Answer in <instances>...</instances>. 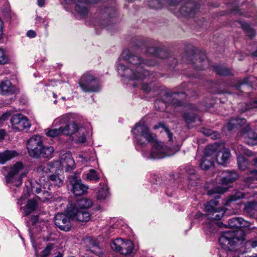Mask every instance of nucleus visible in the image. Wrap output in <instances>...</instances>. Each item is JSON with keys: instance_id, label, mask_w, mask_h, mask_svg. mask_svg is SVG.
<instances>
[{"instance_id": "64", "label": "nucleus", "mask_w": 257, "mask_h": 257, "mask_svg": "<svg viewBox=\"0 0 257 257\" xmlns=\"http://www.w3.org/2000/svg\"><path fill=\"white\" fill-rule=\"evenodd\" d=\"M55 257H63V256H62V254H61L60 253H59Z\"/></svg>"}, {"instance_id": "42", "label": "nucleus", "mask_w": 257, "mask_h": 257, "mask_svg": "<svg viewBox=\"0 0 257 257\" xmlns=\"http://www.w3.org/2000/svg\"><path fill=\"white\" fill-rule=\"evenodd\" d=\"M123 240L121 238H116L114 240L111 244V247L113 250L119 252L121 249V246L122 245Z\"/></svg>"}, {"instance_id": "13", "label": "nucleus", "mask_w": 257, "mask_h": 257, "mask_svg": "<svg viewBox=\"0 0 257 257\" xmlns=\"http://www.w3.org/2000/svg\"><path fill=\"white\" fill-rule=\"evenodd\" d=\"M24 169L21 162H17L11 167L8 174L6 177L7 183H13L17 187L22 184V178L26 176L24 173L20 174Z\"/></svg>"}, {"instance_id": "60", "label": "nucleus", "mask_w": 257, "mask_h": 257, "mask_svg": "<svg viewBox=\"0 0 257 257\" xmlns=\"http://www.w3.org/2000/svg\"><path fill=\"white\" fill-rule=\"evenodd\" d=\"M36 193L39 194L40 193L42 190L40 188H37L35 190H34Z\"/></svg>"}, {"instance_id": "45", "label": "nucleus", "mask_w": 257, "mask_h": 257, "mask_svg": "<svg viewBox=\"0 0 257 257\" xmlns=\"http://www.w3.org/2000/svg\"><path fill=\"white\" fill-rule=\"evenodd\" d=\"M250 174L252 176L247 177L245 179L246 182H249L257 180V170H252L250 171Z\"/></svg>"}, {"instance_id": "17", "label": "nucleus", "mask_w": 257, "mask_h": 257, "mask_svg": "<svg viewBox=\"0 0 257 257\" xmlns=\"http://www.w3.org/2000/svg\"><path fill=\"white\" fill-rule=\"evenodd\" d=\"M55 224L61 230L68 231L71 228L70 218L66 214L58 213L54 218Z\"/></svg>"}, {"instance_id": "32", "label": "nucleus", "mask_w": 257, "mask_h": 257, "mask_svg": "<svg viewBox=\"0 0 257 257\" xmlns=\"http://www.w3.org/2000/svg\"><path fill=\"white\" fill-rule=\"evenodd\" d=\"M99 185L100 188L97 192V198L98 200L105 199L109 194L108 189L102 182L100 183Z\"/></svg>"}, {"instance_id": "56", "label": "nucleus", "mask_w": 257, "mask_h": 257, "mask_svg": "<svg viewBox=\"0 0 257 257\" xmlns=\"http://www.w3.org/2000/svg\"><path fill=\"white\" fill-rule=\"evenodd\" d=\"M253 107L257 108V100H254L253 101V104L252 106H247L246 109H250V108H253Z\"/></svg>"}, {"instance_id": "31", "label": "nucleus", "mask_w": 257, "mask_h": 257, "mask_svg": "<svg viewBox=\"0 0 257 257\" xmlns=\"http://www.w3.org/2000/svg\"><path fill=\"white\" fill-rule=\"evenodd\" d=\"M216 147L215 145H208L205 148L202 157L212 158L214 160V157H216Z\"/></svg>"}, {"instance_id": "54", "label": "nucleus", "mask_w": 257, "mask_h": 257, "mask_svg": "<svg viewBox=\"0 0 257 257\" xmlns=\"http://www.w3.org/2000/svg\"><path fill=\"white\" fill-rule=\"evenodd\" d=\"M6 135V132L4 130H0V140H3Z\"/></svg>"}, {"instance_id": "57", "label": "nucleus", "mask_w": 257, "mask_h": 257, "mask_svg": "<svg viewBox=\"0 0 257 257\" xmlns=\"http://www.w3.org/2000/svg\"><path fill=\"white\" fill-rule=\"evenodd\" d=\"M233 12L236 13H237L240 15H243L242 13L240 12V10L239 9L238 7H235Z\"/></svg>"}, {"instance_id": "63", "label": "nucleus", "mask_w": 257, "mask_h": 257, "mask_svg": "<svg viewBox=\"0 0 257 257\" xmlns=\"http://www.w3.org/2000/svg\"><path fill=\"white\" fill-rule=\"evenodd\" d=\"M223 224L221 222H219L218 223L217 225L219 226L220 227H222Z\"/></svg>"}, {"instance_id": "35", "label": "nucleus", "mask_w": 257, "mask_h": 257, "mask_svg": "<svg viewBox=\"0 0 257 257\" xmlns=\"http://www.w3.org/2000/svg\"><path fill=\"white\" fill-rule=\"evenodd\" d=\"M239 24L243 30L248 37L252 39L255 36V31L250 27L248 24L243 21H240Z\"/></svg>"}, {"instance_id": "55", "label": "nucleus", "mask_w": 257, "mask_h": 257, "mask_svg": "<svg viewBox=\"0 0 257 257\" xmlns=\"http://www.w3.org/2000/svg\"><path fill=\"white\" fill-rule=\"evenodd\" d=\"M45 0H38V5L40 7H42L45 5Z\"/></svg>"}, {"instance_id": "61", "label": "nucleus", "mask_w": 257, "mask_h": 257, "mask_svg": "<svg viewBox=\"0 0 257 257\" xmlns=\"http://www.w3.org/2000/svg\"><path fill=\"white\" fill-rule=\"evenodd\" d=\"M251 54L253 56L257 57V49H256L255 51H254V52H252V53H251Z\"/></svg>"}, {"instance_id": "9", "label": "nucleus", "mask_w": 257, "mask_h": 257, "mask_svg": "<svg viewBox=\"0 0 257 257\" xmlns=\"http://www.w3.org/2000/svg\"><path fill=\"white\" fill-rule=\"evenodd\" d=\"M186 94L184 92H178L172 90H162L160 92V98H158L154 103L155 106L159 103L162 105H172L174 107H181L183 105V102L180 99L186 98Z\"/></svg>"}, {"instance_id": "22", "label": "nucleus", "mask_w": 257, "mask_h": 257, "mask_svg": "<svg viewBox=\"0 0 257 257\" xmlns=\"http://www.w3.org/2000/svg\"><path fill=\"white\" fill-rule=\"evenodd\" d=\"M222 174L221 183L223 185L232 183L238 178V174L234 171L226 170L223 171Z\"/></svg>"}, {"instance_id": "26", "label": "nucleus", "mask_w": 257, "mask_h": 257, "mask_svg": "<svg viewBox=\"0 0 257 257\" xmlns=\"http://www.w3.org/2000/svg\"><path fill=\"white\" fill-rule=\"evenodd\" d=\"M246 123V119L242 118H232L226 124V127L228 131H232L237 126H241Z\"/></svg>"}, {"instance_id": "40", "label": "nucleus", "mask_w": 257, "mask_h": 257, "mask_svg": "<svg viewBox=\"0 0 257 257\" xmlns=\"http://www.w3.org/2000/svg\"><path fill=\"white\" fill-rule=\"evenodd\" d=\"M100 11L104 17L107 16V18H111L115 13V9L113 7H108L105 6L104 8L101 9Z\"/></svg>"}, {"instance_id": "28", "label": "nucleus", "mask_w": 257, "mask_h": 257, "mask_svg": "<svg viewBox=\"0 0 257 257\" xmlns=\"http://www.w3.org/2000/svg\"><path fill=\"white\" fill-rule=\"evenodd\" d=\"M19 153L16 151H6L0 153V163L5 164L7 161L18 156Z\"/></svg>"}, {"instance_id": "6", "label": "nucleus", "mask_w": 257, "mask_h": 257, "mask_svg": "<svg viewBox=\"0 0 257 257\" xmlns=\"http://www.w3.org/2000/svg\"><path fill=\"white\" fill-rule=\"evenodd\" d=\"M182 0H149L148 5L152 9H160L166 2L170 6H176ZM200 6L196 0H187L185 5L180 9V13L185 16H193Z\"/></svg>"}, {"instance_id": "8", "label": "nucleus", "mask_w": 257, "mask_h": 257, "mask_svg": "<svg viewBox=\"0 0 257 257\" xmlns=\"http://www.w3.org/2000/svg\"><path fill=\"white\" fill-rule=\"evenodd\" d=\"M134 134L136 149L140 151L141 148L146 147L148 143L151 145L156 141V137L150 132L149 127L144 123L139 122L132 130Z\"/></svg>"}, {"instance_id": "30", "label": "nucleus", "mask_w": 257, "mask_h": 257, "mask_svg": "<svg viewBox=\"0 0 257 257\" xmlns=\"http://www.w3.org/2000/svg\"><path fill=\"white\" fill-rule=\"evenodd\" d=\"M213 68L217 75L225 76L232 75L230 69L222 65H215Z\"/></svg>"}, {"instance_id": "41", "label": "nucleus", "mask_w": 257, "mask_h": 257, "mask_svg": "<svg viewBox=\"0 0 257 257\" xmlns=\"http://www.w3.org/2000/svg\"><path fill=\"white\" fill-rule=\"evenodd\" d=\"M160 127L162 128L165 131V132H166V133L167 134V137L169 139V141L170 142H172L173 140V134L171 132L169 128L167 126H166V125L163 122H159L158 124L155 125L153 127V128L155 130H157Z\"/></svg>"}, {"instance_id": "11", "label": "nucleus", "mask_w": 257, "mask_h": 257, "mask_svg": "<svg viewBox=\"0 0 257 257\" xmlns=\"http://www.w3.org/2000/svg\"><path fill=\"white\" fill-rule=\"evenodd\" d=\"M79 84L82 90L86 92H97L101 89L98 79L91 72L84 73L79 80Z\"/></svg>"}, {"instance_id": "24", "label": "nucleus", "mask_w": 257, "mask_h": 257, "mask_svg": "<svg viewBox=\"0 0 257 257\" xmlns=\"http://www.w3.org/2000/svg\"><path fill=\"white\" fill-rule=\"evenodd\" d=\"M0 91L3 95L12 94L15 91V88L9 80H5L0 84Z\"/></svg>"}, {"instance_id": "7", "label": "nucleus", "mask_w": 257, "mask_h": 257, "mask_svg": "<svg viewBox=\"0 0 257 257\" xmlns=\"http://www.w3.org/2000/svg\"><path fill=\"white\" fill-rule=\"evenodd\" d=\"M92 205V202L87 198L77 200L74 204H71L67 209V213L72 218L80 222L88 221L91 216L87 211Z\"/></svg>"}, {"instance_id": "50", "label": "nucleus", "mask_w": 257, "mask_h": 257, "mask_svg": "<svg viewBox=\"0 0 257 257\" xmlns=\"http://www.w3.org/2000/svg\"><path fill=\"white\" fill-rule=\"evenodd\" d=\"M202 132L205 136L210 137L212 133H213V131L210 129L203 128Z\"/></svg>"}, {"instance_id": "62", "label": "nucleus", "mask_w": 257, "mask_h": 257, "mask_svg": "<svg viewBox=\"0 0 257 257\" xmlns=\"http://www.w3.org/2000/svg\"><path fill=\"white\" fill-rule=\"evenodd\" d=\"M170 188L169 187H167V189L166 190V193H167V194L170 193V195H171L172 193V192H170Z\"/></svg>"}, {"instance_id": "1", "label": "nucleus", "mask_w": 257, "mask_h": 257, "mask_svg": "<svg viewBox=\"0 0 257 257\" xmlns=\"http://www.w3.org/2000/svg\"><path fill=\"white\" fill-rule=\"evenodd\" d=\"M121 58L136 68L134 70L133 68L126 67L123 64H118L117 66V71L121 77L135 81L133 84V86L136 87L141 85L140 88L146 93L157 91L158 87L153 80L156 74L150 72L145 69L143 66L144 64L154 66L156 63L155 60H143L140 57L133 54L128 49H125L122 51Z\"/></svg>"}, {"instance_id": "5", "label": "nucleus", "mask_w": 257, "mask_h": 257, "mask_svg": "<svg viewBox=\"0 0 257 257\" xmlns=\"http://www.w3.org/2000/svg\"><path fill=\"white\" fill-rule=\"evenodd\" d=\"M61 165L65 168L66 172H70L74 168L75 162L70 152L62 155L60 161L51 162L46 165H42L37 168V172L42 176L53 172Z\"/></svg>"}, {"instance_id": "59", "label": "nucleus", "mask_w": 257, "mask_h": 257, "mask_svg": "<svg viewBox=\"0 0 257 257\" xmlns=\"http://www.w3.org/2000/svg\"><path fill=\"white\" fill-rule=\"evenodd\" d=\"M252 162L253 165L257 167V157L253 159Z\"/></svg>"}, {"instance_id": "53", "label": "nucleus", "mask_w": 257, "mask_h": 257, "mask_svg": "<svg viewBox=\"0 0 257 257\" xmlns=\"http://www.w3.org/2000/svg\"><path fill=\"white\" fill-rule=\"evenodd\" d=\"M172 59V61H173V63L171 64L170 65V68H171L172 67L173 68H175V66L176 65L177 63V60L176 58H170L169 59Z\"/></svg>"}, {"instance_id": "12", "label": "nucleus", "mask_w": 257, "mask_h": 257, "mask_svg": "<svg viewBox=\"0 0 257 257\" xmlns=\"http://www.w3.org/2000/svg\"><path fill=\"white\" fill-rule=\"evenodd\" d=\"M182 61L185 63H191L197 70H202L209 65V62L204 53H194L191 55L185 53L182 56Z\"/></svg>"}, {"instance_id": "33", "label": "nucleus", "mask_w": 257, "mask_h": 257, "mask_svg": "<svg viewBox=\"0 0 257 257\" xmlns=\"http://www.w3.org/2000/svg\"><path fill=\"white\" fill-rule=\"evenodd\" d=\"M37 202L34 199L29 200L24 207L25 216H27L33 212L37 208Z\"/></svg>"}, {"instance_id": "15", "label": "nucleus", "mask_w": 257, "mask_h": 257, "mask_svg": "<svg viewBox=\"0 0 257 257\" xmlns=\"http://www.w3.org/2000/svg\"><path fill=\"white\" fill-rule=\"evenodd\" d=\"M69 182L71 191L75 196H81L87 192L88 186L83 184L81 179L76 175L70 176Z\"/></svg>"}, {"instance_id": "34", "label": "nucleus", "mask_w": 257, "mask_h": 257, "mask_svg": "<svg viewBox=\"0 0 257 257\" xmlns=\"http://www.w3.org/2000/svg\"><path fill=\"white\" fill-rule=\"evenodd\" d=\"M257 210V203L256 202H247L244 208V212L247 213L249 215L252 216L255 214Z\"/></svg>"}, {"instance_id": "51", "label": "nucleus", "mask_w": 257, "mask_h": 257, "mask_svg": "<svg viewBox=\"0 0 257 257\" xmlns=\"http://www.w3.org/2000/svg\"><path fill=\"white\" fill-rule=\"evenodd\" d=\"M27 36L28 37H30L31 38H35L36 36V33L33 30H29L27 33Z\"/></svg>"}, {"instance_id": "29", "label": "nucleus", "mask_w": 257, "mask_h": 257, "mask_svg": "<svg viewBox=\"0 0 257 257\" xmlns=\"http://www.w3.org/2000/svg\"><path fill=\"white\" fill-rule=\"evenodd\" d=\"M134 245L132 241L130 240H123L122 245L121 246V249L119 253L122 254H129L133 251Z\"/></svg>"}, {"instance_id": "20", "label": "nucleus", "mask_w": 257, "mask_h": 257, "mask_svg": "<svg viewBox=\"0 0 257 257\" xmlns=\"http://www.w3.org/2000/svg\"><path fill=\"white\" fill-rule=\"evenodd\" d=\"M147 54L155 58L165 59L168 57V53L165 50L155 47H147L146 48Z\"/></svg>"}, {"instance_id": "27", "label": "nucleus", "mask_w": 257, "mask_h": 257, "mask_svg": "<svg viewBox=\"0 0 257 257\" xmlns=\"http://www.w3.org/2000/svg\"><path fill=\"white\" fill-rule=\"evenodd\" d=\"M245 141L247 144L250 146H255L257 145V134L252 130L246 131Z\"/></svg>"}, {"instance_id": "18", "label": "nucleus", "mask_w": 257, "mask_h": 257, "mask_svg": "<svg viewBox=\"0 0 257 257\" xmlns=\"http://www.w3.org/2000/svg\"><path fill=\"white\" fill-rule=\"evenodd\" d=\"M228 226L231 231L238 229L242 230V228L248 226V222L241 217H233L228 220Z\"/></svg>"}, {"instance_id": "21", "label": "nucleus", "mask_w": 257, "mask_h": 257, "mask_svg": "<svg viewBox=\"0 0 257 257\" xmlns=\"http://www.w3.org/2000/svg\"><path fill=\"white\" fill-rule=\"evenodd\" d=\"M179 178H185L188 180L195 181L198 179V176L196 174L195 170L192 166H188L179 173Z\"/></svg>"}, {"instance_id": "47", "label": "nucleus", "mask_w": 257, "mask_h": 257, "mask_svg": "<svg viewBox=\"0 0 257 257\" xmlns=\"http://www.w3.org/2000/svg\"><path fill=\"white\" fill-rule=\"evenodd\" d=\"M245 247L250 246L252 248H254L257 246V240H247L244 243Z\"/></svg>"}, {"instance_id": "16", "label": "nucleus", "mask_w": 257, "mask_h": 257, "mask_svg": "<svg viewBox=\"0 0 257 257\" xmlns=\"http://www.w3.org/2000/svg\"><path fill=\"white\" fill-rule=\"evenodd\" d=\"M11 122L13 128L16 132L22 131L29 128L31 123L28 119L21 114H15L11 119Z\"/></svg>"}, {"instance_id": "52", "label": "nucleus", "mask_w": 257, "mask_h": 257, "mask_svg": "<svg viewBox=\"0 0 257 257\" xmlns=\"http://www.w3.org/2000/svg\"><path fill=\"white\" fill-rule=\"evenodd\" d=\"M187 108L189 110H192V111H195V110L197 111L198 110L197 107L193 104H190L189 106H187Z\"/></svg>"}, {"instance_id": "39", "label": "nucleus", "mask_w": 257, "mask_h": 257, "mask_svg": "<svg viewBox=\"0 0 257 257\" xmlns=\"http://www.w3.org/2000/svg\"><path fill=\"white\" fill-rule=\"evenodd\" d=\"M49 180L51 182L52 185H53L57 187H60L63 184V180L56 174L51 175L49 177Z\"/></svg>"}, {"instance_id": "43", "label": "nucleus", "mask_w": 257, "mask_h": 257, "mask_svg": "<svg viewBox=\"0 0 257 257\" xmlns=\"http://www.w3.org/2000/svg\"><path fill=\"white\" fill-rule=\"evenodd\" d=\"M87 179L90 181L97 182L99 180V177L95 170L91 169L87 174Z\"/></svg>"}, {"instance_id": "36", "label": "nucleus", "mask_w": 257, "mask_h": 257, "mask_svg": "<svg viewBox=\"0 0 257 257\" xmlns=\"http://www.w3.org/2000/svg\"><path fill=\"white\" fill-rule=\"evenodd\" d=\"M214 165V160L212 158L202 157L200 164V167L202 170H208Z\"/></svg>"}, {"instance_id": "3", "label": "nucleus", "mask_w": 257, "mask_h": 257, "mask_svg": "<svg viewBox=\"0 0 257 257\" xmlns=\"http://www.w3.org/2000/svg\"><path fill=\"white\" fill-rule=\"evenodd\" d=\"M54 127L59 126L58 128L48 130L46 135L49 137L54 138L60 135L71 136L77 133V143H84L86 141V135L87 131L83 127L79 126L74 121H70V116L65 114L56 118L52 124Z\"/></svg>"}, {"instance_id": "10", "label": "nucleus", "mask_w": 257, "mask_h": 257, "mask_svg": "<svg viewBox=\"0 0 257 257\" xmlns=\"http://www.w3.org/2000/svg\"><path fill=\"white\" fill-rule=\"evenodd\" d=\"M179 146H176L173 150L165 146L162 142L156 141L152 145V149L150 154L143 153L144 158L146 159H162L166 156L173 155L179 150Z\"/></svg>"}, {"instance_id": "38", "label": "nucleus", "mask_w": 257, "mask_h": 257, "mask_svg": "<svg viewBox=\"0 0 257 257\" xmlns=\"http://www.w3.org/2000/svg\"><path fill=\"white\" fill-rule=\"evenodd\" d=\"M245 197V195L243 193L237 191L234 194L231 195L226 200L225 204L227 206H229L232 202L236 201L239 199L243 198Z\"/></svg>"}, {"instance_id": "37", "label": "nucleus", "mask_w": 257, "mask_h": 257, "mask_svg": "<svg viewBox=\"0 0 257 257\" xmlns=\"http://www.w3.org/2000/svg\"><path fill=\"white\" fill-rule=\"evenodd\" d=\"M40 152V157L45 158H51L52 157L54 149L52 146H44L42 145Z\"/></svg>"}, {"instance_id": "58", "label": "nucleus", "mask_w": 257, "mask_h": 257, "mask_svg": "<svg viewBox=\"0 0 257 257\" xmlns=\"http://www.w3.org/2000/svg\"><path fill=\"white\" fill-rule=\"evenodd\" d=\"M44 194L45 195V198L46 199H48V197L51 196V195L47 191H44Z\"/></svg>"}, {"instance_id": "4", "label": "nucleus", "mask_w": 257, "mask_h": 257, "mask_svg": "<svg viewBox=\"0 0 257 257\" xmlns=\"http://www.w3.org/2000/svg\"><path fill=\"white\" fill-rule=\"evenodd\" d=\"M245 233L243 230H228L223 232L219 239L218 242L221 247L224 250L230 251L242 252L238 246L241 245L244 240Z\"/></svg>"}, {"instance_id": "25", "label": "nucleus", "mask_w": 257, "mask_h": 257, "mask_svg": "<svg viewBox=\"0 0 257 257\" xmlns=\"http://www.w3.org/2000/svg\"><path fill=\"white\" fill-rule=\"evenodd\" d=\"M244 153V151H238V153H236L237 154H238L237 157L238 166L239 169L242 171L247 168L249 165L248 160L244 156L241 155Z\"/></svg>"}, {"instance_id": "14", "label": "nucleus", "mask_w": 257, "mask_h": 257, "mask_svg": "<svg viewBox=\"0 0 257 257\" xmlns=\"http://www.w3.org/2000/svg\"><path fill=\"white\" fill-rule=\"evenodd\" d=\"M42 146L41 138L39 135L34 136L28 140L27 148L29 155L33 158L40 157Z\"/></svg>"}, {"instance_id": "23", "label": "nucleus", "mask_w": 257, "mask_h": 257, "mask_svg": "<svg viewBox=\"0 0 257 257\" xmlns=\"http://www.w3.org/2000/svg\"><path fill=\"white\" fill-rule=\"evenodd\" d=\"M230 156V151L228 149L223 148L218 151L216 154V160L221 165H224L226 163Z\"/></svg>"}, {"instance_id": "46", "label": "nucleus", "mask_w": 257, "mask_h": 257, "mask_svg": "<svg viewBox=\"0 0 257 257\" xmlns=\"http://www.w3.org/2000/svg\"><path fill=\"white\" fill-rule=\"evenodd\" d=\"M8 60V57L5 55L4 51L0 49V64H6Z\"/></svg>"}, {"instance_id": "2", "label": "nucleus", "mask_w": 257, "mask_h": 257, "mask_svg": "<svg viewBox=\"0 0 257 257\" xmlns=\"http://www.w3.org/2000/svg\"><path fill=\"white\" fill-rule=\"evenodd\" d=\"M226 191V188L220 186H217L208 190L207 194L209 196L214 195L215 199H212L205 204L206 214L198 212L195 214V218H201L202 220L206 219L207 220L203 226V229L206 233L214 232L216 229V223L214 222V221L220 220L225 212L224 207H218L219 202L217 199H219L220 194Z\"/></svg>"}, {"instance_id": "44", "label": "nucleus", "mask_w": 257, "mask_h": 257, "mask_svg": "<svg viewBox=\"0 0 257 257\" xmlns=\"http://www.w3.org/2000/svg\"><path fill=\"white\" fill-rule=\"evenodd\" d=\"M53 244L49 243L46 248L42 251L41 257H48L50 254L51 250L53 248Z\"/></svg>"}, {"instance_id": "19", "label": "nucleus", "mask_w": 257, "mask_h": 257, "mask_svg": "<svg viewBox=\"0 0 257 257\" xmlns=\"http://www.w3.org/2000/svg\"><path fill=\"white\" fill-rule=\"evenodd\" d=\"M182 116L189 128L194 127V123L196 121H198V124L201 121L200 117L194 112H184Z\"/></svg>"}, {"instance_id": "49", "label": "nucleus", "mask_w": 257, "mask_h": 257, "mask_svg": "<svg viewBox=\"0 0 257 257\" xmlns=\"http://www.w3.org/2000/svg\"><path fill=\"white\" fill-rule=\"evenodd\" d=\"M220 137V134H219V133L216 131H213V133H212V134L210 136V137L213 140H216L218 138H219Z\"/></svg>"}, {"instance_id": "48", "label": "nucleus", "mask_w": 257, "mask_h": 257, "mask_svg": "<svg viewBox=\"0 0 257 257\" xmlns=\"http://www.w3.org/2000/svg\"><path fill=\"white\" fill-rule=\"evenodd\" d=\"M10 115H11L10 113H8V112H6V113L3 114L0 116V122L5 121V120L8 119L10 116Z\"/></svg>"}]
</instances>
